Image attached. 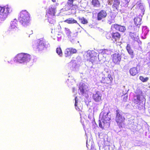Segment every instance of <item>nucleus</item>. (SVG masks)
Here are the masks:
<instances>
[{"label": "nucleus", "mask_w": 150, "mask_h": 150, "mask_svg": "<svg viewBox=\"0 0 150 150\" xmlns=\"http://www.w3.org/2000/svg\"><path fill=\"white\" fill-rule=\"evenodd\" d=\"M72 67L73 68V70L74 71L78 69V66L75 64V63H74V64L72 65Z\"/></svg>", "instance_id": "nucleus-37"}, {"label": "nucleus", "mask_w": 150, "mask_h": 150, "mask_svg": "<svg viewBox=\"0 0 150 150\" xmlns=\"http://www.w3.org/2000/svg\"><path fill=\"white\" fill-rule=\"evenodd\" d=\"M110 112L103 111L100 114L102 116L101 119L99 120V126L102 129L108 128L110 125L109 122L110 120Z\"/></svg>", "instance_id": "nucleus-1"}, {"label": "nucleus", "mask_w": 150, "mask_h": 150, "mask_svg": "<svg viewBox=\"0 0 150 150\" xmlns=\"http://www.w3.org/2000/svg\"><path fill=\"white\" fill-rule=\"evenodd\" d=\"M112 38L114 39L115 41H117L118 40L120 37V34L117 32H116L115 33L112 32Z\"/></svg>", "instance_id": "nucleus-23"}, {"label": "nucleus", "mask_w": 150, "mask_h": 150, "mask_svg": "<svg viewBox=\"0 0 150 150\" xmlns=\"http://www.w3.org/2000/svg\"><path fill=\"white\" fill-rule=\"evenodd\" d=\"M112 56L113 62L115 64L119 63L121 60V55L119 53H115Z\"/></svg>", "instance_id": "nucleus-13"}, {"label": "nucleus", "mask_w": 150, "mask_h": 150, "mask_svg": "<svg viewBox=\"0 0 150 150\" xmlns=\"http://www.w3.org/2000/svg\"><path fill=\"white\" fill-rule=\"evenodd\" d=\"M65 56L66 57H69L71 55V53L70 52L69 48L66 49L64 52Z\"/></svg>", "instance_id": "nucleus-28"}, {"label": "nucleus", "mask_w": 150, "mask_h": 150, "mask_svg": "<svg viewBox=\"0 0 150 150\" xmlns=\"http://www.w3.org/2000/svg\"><path fill=\"white\" fill-rule=\"evenodd\" d=\"M17 23L18 21L16 19H15L13 21H11L10 26L7 31L9 34L13 33L14 31L18 29Z\"/></svg>", "instance_id": "nucleus-10"}, {"label": "nucleus", "mask_w": 150, "mask_h": 150, "mask_svg": "<svg viewBox=\"0 0 150 150\" xmlns=\"http://www.w3.org/2000/svg\"><path fill=\"white\" fill-rule=\"evenodd\" d=\"M103 51H104L103 52H104V53L107 54H108V52H109L108 50L107 49H104Z\"/></svg>", "instance_id": "nucleus-41"}, {"label": "nucleus", "mask_w": 150, "mask_h": 150, "mask_svg": "<svg viewBox=\"0 0 150 150\" xmlns=\"http://www.w3.org/2000/svg\"><path fill=\"white\" fill-rule=\"evenodd\" d=\"M128 57L127 56H124V58L125 59H128Z\"/></svg>", "instance_id": "nucleus-45"}, {"label": "nucleus", "mask_w": 150, "mask_h": 150, "mask_svg": "<svg viewBox=\"0 0 150 150\" xmlns=\"http://www.w3.org/2000/svg\"><path fill=\"white\" fill-rule=\"evenodd\" d=\"M129 71L130 74L132 76L135 75L138 73L137 69L136 67H133L131 68Z\"/></svg>", "instance_id": "nucleus-22"}, {"label": "nucleus", "mask_w": 150, "mask_h": 150, "mask_svg": "<svg viewBox=\"0 0 150 150\" xmlns=\"http://www.w3.org/2000/svg\"><path fill=\"white\" fill-rule=\"evenodd\" d=\"M79 21L83 24H86L88 23L87 20L83 17L79 18Z\"/></svg>", "instance_id": "nucleus-31"}, {"label": "nucleus", "mask_w": 150, "mask_h": 150, "mask_svg": "<svg viewBox=\"0 0 150 150\" xmlns=\"http://www.w3.org/2000/svg\"><path fill=\"white\" fill-rule=\"evenodd\" d=\"M120 4V0H114L113 2L112 8L114 9L118 10V8Z\"/></svg>", "instance_id": "nucleus-19"}, {"label": "nucleus", "mask_w": 150, "mask_h": 150, "mask_svg": "<svg viewBox=\"0 0 150 150\" xmlns=\"http://www.w3.org/2000/svg\"><path fill=\"white\" fill-rule=\"evenodd\" d=\"M86 143V147L88 148L90 146V145H91H91H92V144H91L92 141H91L90 142V141H89V142L88 143V141L87 140Z\"/></svg>", "instance_id": "nucleus-38"}, {"label": "nucleus", "mask_w": 150, "mask_h": 150, "mask_svg": "<svg viewBox=\"0 0 150 150\" xmlns=\"http://www.w3.org/2000/svg\"><path fill=\"white\" fill-rule=\"evenodd\" d=\"M92 4L94 6L99 7L100 4L98 0H92Z\"/></svg>", "instance_id": "nucleus-27"}, {"label": "nucleus", "mask_w": 150, "mask_h": 150, "mask_svg": "<svg viewBox=\"0 0 150 150\" xmlns=\"http://www.w3.org/2000/svg\"><path fill=\"white\" fill-rule=\"evenodd\" d=\"M93 53L91 51H88L87 54V59L89 61V63L90 64H95L97 63V57L96 56H94Z\"/></svg>", "instance_id": "nucleus-6"}, {"label": "nucleus", "mask_w": 150, "mask_h": 150, "mask_svg": "<svg viewBox=\"0 0 150 150\" xmlns=\"http://www.w3.org/2000/svg\"><path fill=\"white\" fill-rule=\"evenodd\" d=\"M102 94L99 91H97L93 94V99L97 102H100L102 100Z\"/></svg>", "instance_id": "nucleus-12"}, {"label": "nucleus", "mask_w": 150, "mask_h": 150, "mask_svg": "<svg viewBox=\"0 0 150 150\" xmlns=\"http://www.w3.org/2000/svg\"><path fill=\"white\" fill-rule=\"evenodd\" d=\"M133 126H134V127L133 128H132V129L133 130L136 129L137 127V126L136 125H133Z\"/></svg>", "instance_id": "nucleus-43"}, {"label": "nucleus", "mask_w": 150, "mask_h": 150, "mask_svg": "<svg viewBox=\"0 0 150 150\" xmlns=\"http://www.w3.org/2000/svg\"><path fill=\"white\" fill-rule=\"evenodd\" d=\"M112 32H110L108 33L106 35V37L108 39H110L111 38H112Z\"/></svg>", "instance_id": "nucleus-35"}, {"label": "nucleus", "mask_w": 150, "mask_h": 150, "mask_svg": "<svg viewBox=\"0 0 150 150\" xmlns=\"http://www.w3.org/2000/svg\"><path fill=\"white\" fill-rule=\"evenodd\" d=\"M129 35L133 40H136L137 39L138 34L137 33L130 32L129 34Z\"/></svg>", "instance_id": "nucleus-26"}, {"label": "nucleus", "mask_w": 150, "mask_h": 150, "mask_svg": "<svg viewBox=\"0 0 150 150\" xmlns=\"http://www.w3.org/2000/svg\"><path fill=\"white\" fill-rule=\"evenodd\" d=\"M142 17V16L140 14L138 17L135 18H134V22L136 25L139 27L141 24V21Z\"/></svg>", "instance_id": "nucleus-16"}, {"label": "nucleus", "mask_w": 150, "mask_h": 150, "mask_svg": "<svg viewBox=\"0 0 150 150\" xmlns=\"http://www.w3.org/2000/svg\"><path fill=\"white\" fill-rule=\"evenodd\" d=\"M139 79L143 82H147L149 80L148 77L144 78L143 76H140Z\"/></svg>", "instance_id": "nucleus-33"}, {"label": "nucleus", "mask_w": 150, "mask_h": 150, "mask_svg": "<svg viewBox=\"0 0 150 150\" xmlns=\"http://www.w3.org/2000/svg\"><path fill=\"white\" fill-rule=\"evenodd\" d=\"M60 40H61V38H58V40L59 41H60Z\"/></svg>", "instance_id": "nucleus-46"}, {"label": "nucleus", "mask_w": 150, "mask_h": 150, "mask_svg": "<svg viewBox=\"0 0 150 150\" xmlns=\"http://www.w3.org/2000/svg\"><path fill=\"white\" fill-rule=\"evenodd\" d=\"M52 0L53 2H55V1H56V0Z\"/></svg>", "instance_id": "nucleus-48"}, {"label": "nucleus", "mask_w": 150, "mask_h": 150, "mask_svg": "<svg viewBox=\"0 0 150 150\" xmlns=\"http://www.w3.org/2000/svg\"><path fill=\"white\" fill-rule=\"evenodd\" d=\"M116 121L120 127H122V124H123L125 118L122 116V113L119 110L116 111Z\"/></svg>", "instance_id": "nucleus-7"}, {"label": "nucleus", "mask_w": 150, "mask_h": 150, "mask_svg": "<svg viewBox=\"0 0 150 150\" xmlns=\"http://www.w3.org/2000/svg\"><path fill=\"white\" fill-rule=\"evenodd\" d=\"M139 9L141 11V13H140L143 16L144 14V6L142 5H140L139 6Z\"/></svg>", "instance_id": "nucleus-34"}, {"label": "nucleus", "mask_w": 150, "mask_h": 150, "mask_svg": "<svg viewBox=\"0 0 150 150\" xmlns=\"http://www.w3.org/2000/svg\"><path fill=\"white\" fill-rule=\"evenodd\" d=\"M68 24L77 23V25L80 26V25L78 23L77 21L72 18H69L64 21Z\"/></svg>", "instance_id": "nucleus-18"}, {"label": "nucleus", "mask_w": 150, "mask_h": 150, "mask_svg": "<svg viewBox=\"0 0 150 150\" xmlns=\"http://www.w3.org/2000/svg\"><path fill=\"white\" fill-rule=\"evenodd\" d=\"M65 31L69 40L73 44L76 43V42L79 43V41H77L76 39V36L78 35L77 32H76L74 33L73 34L74 35H73L72 34L71 35V32L69 28H65Z\"/></svg>", "instance_id": "nucleus-5"}, {"label": "nucleus", "mask_w": 150, "mask_h": 150, "mask_svg": "<svg viewBox=\"0 0 150 150\" xmlns=\"http://www.w3.org/2000/svg\"><path fill=\"white\" fill-rule=\"evenodd\" d=\"M107 16L106 12L104 10H102L97 14V20L101 21L103 19L105 18Z\"/></svg>", "instance_id": "nucleus-14"}, {"label": "nucleus", "mask_w": 150, "mask_h": 150, "mask_svg": "<svg viewBox=\"0 0 150 150\" xmlns=\"http://www.w3.org/2000/svg\"><path fill=\"white\" fill-rule=\"evenodd\" d=\"M126 49L129 54L130 55V57L132 59L134 57V52L131 48L129 44H128L126 47Z\"/></svg>", "instance_id": "nucleus-20"}, {"label": "nucleus", "mask_w": 150, "mask_h": 150, "mask_svg": "<svg viewBox=\"0 0 150 150\" xmlns=\"http://www.w3.org/2000/svg\"><path fill=\"white\" fill-rule=\"evenodd\" d=\"M142 31L143 34L145 36L148 33L149 30L146 26H144L142 28Z\"/></svg>", "instance_id": "nucleus-29"}, {"label": "nucleus", "mask_w": 150, "mask_h": 150, "mask_svg": "<svg viewBox=\"0 0 150 150\" xmlns=\"http://www.w3.org/2000/svg\"><path fill=\"white\" fill-rule=\"evenodd\" d=\"M75 90V88H73V92H74Z\"/></svg>", "instance_id": "nucleus-47"}, {"label": "nucleus", "mask_w": 150, "mask_h": 150, "mask_svg": "<svg viewBox=\"0 0 150 150\" xmlns=\"http://www.w3.org/2000/svg\"><path fill=\"white\" fill-rule=\"evenodd\" d=\"M97 110V108L96 107H95L94 108H93V111L96 112Z\"/></svg>", "instance_id": "nucleus-42"}, {"label": "nucleus", "mask_w": 150, "mask_h": 150, "mask_svg": "<svg viewBox=\"0 0 150 150\" xmlns=\"http://www.w3.org/2000/svg\"><path fill=\"white\" fill-rule=\"evenodd\" d=\"M55 16H47L46 15V17H47L48 21L49 23L51 24H53L55 22L54 17Z\"/></svg>", "instance_id": "nucleus-24"}, {"label": "nucleus", "mask_w": 150, "mask_h": 150, "mask_svg": "<svg viewBox=\"0 0 150 150\" xmlns=\"http://www.w3.org/2000/svg\"><path fill=\"white\" fill-rule=\"evenodd\" d=\"M114 0H108V3L109 5H111L113 3Z\"/></svg>", "instance_id": "nucleus-39"}, {"label": "nucleus", "mask_w": 150, "mask_h": 150, "mask_svg": "<svg viewBox=\"0 0 150 150\" xmlns=\"http://www.w3.org/2000/svg\"><path fill=\"white\" fill-rule=\"evenodd\" d=\"M56 6L55 5H51L49 8L48 12L46 13V16H55V14L56 12Z\"/></svg>", "instance_id": "nucleus-11"}, {"label": "nucleus", "mask_w": 150, "mask_h": 150, "mask_svg": "<svg viewBox=\"0 0 150 150\" xmlns=\"http://www.w3.org/2000/svg\"><path fill=\"white\" fill-rule=\"evenodd\" d=\"M79 89L80 91V93L82 95L87 97L88 96L87 93L88 88L87 84L81 82L80 83Z\"/></svg>", "instance_id": "nucleus-9"}, {"label": "nucleus", "mask_w": 150, "mask_h": 150, "mask_svg": "<svg viewBox=\"0 0 150 150\" xmlns=\"http://www.w3.org/2000/svg\"><path fill=\"white\" fill-rule=\"evenodd\" d=\"M50 44L47 41L44 40H39L37 46V49L38 50H42L44 48H47L50 47Z\"/></svg>", "instance_id": "nucleus-8"}, {"label": "nucleus", "mask_w": 150, "mask_h": 150, "mask_svg": "<svg viewBox=\"0 0 150 150\" xmlns=\"http://www.w3.org/2000/svg\"><path fill=\"white\" fill-rule=\"evenodd\" d=\"M113 27L116 30L121 32H124L126 30V28L125 26L117 24L114 25Z\"/></svg>", "instance_id": "nucleus-17"}, {"label": "nucleus", "mask_w": 150, "mask_h": 150, "mask_svg": "<svg viewBox=\"0 0 150 150\" xmlns=\"http://www.w3.org/2000/svg\"><path fill=\"white\" fill-rule=\"evenodd\" d=\"M8 62L9 63H10V64H13V62L12 61H8Z\"/></svg>", "instance_id": "nucleus-44"}, {"label": "nucleus", "mask_w": 150, "mask_h": 150, "mask_svg": "<svg viewBox=\"0 0 150 150\" xmlns=\"http://www.w3.org/2000/svg\"><path fill=\"white\" fill-rule=\"evenodd\" d=\"M31 59L30 55L26 53H21L18 54L13 58V61L15 63H23L26 64Z\"/></svg>", "instance_id": "nucleus-2"}, {"label": "nucleus", "mask_w": 150, "mask_h": 150, "mask_svg": "<svg viewBox=\"0 0 150 150\" xmlns=\"http://www.w3.org/2000/svg\"><path fill=\"white\" fill-rule=\"evenodd\" d=\"M67 82L68 83H70L73 84L75 83V81L74 79V78L72 77L69 76L67 79Z\"/></svg>", "instance_id": "nucleus-30"}, {"label": "nucleus", "mask_w": 150, "mask_h": 150, "mask_svg": "<svg viewBox=\"0 0 150 150\" xmlns=\"http://www.w3.org/2000/svg\"><path fill=\"white\" fill-rule=\"evenodd\" d=\"M143 97L142 96H141L140 95H137V96L136 98L134 99V102L137 104H138L140 103L139 105H141V107L138 106V107L139 110L143 108V104L142 103L141 104L140 101L141 100V99Z\"/></svg>", "instance_id": "nucleus-15"}, {"label": "nucleus", "mask_w": 150, "mask_h": 150, "mask_svg": "<svg viewBox=\"0 0 150 150\" xmlns=\"http://www.w3.org/2000/svg\"><path fill=\"white\" fill-rule=\"evenodd\" d=\"M56 52L60 57L62 55V52L61 49L60 47H57L56 49Z\"/></svg>", "instance_id": "nucleus-32"}, {"label": "nucleus", "mask_w": 150, "mask_h": 150, "mask_svg": "<svg viewBox=\"0 0 150 150\" xmlns=\"http://www.w3.org/2000/svg\"><path fill=\"white\" fill-rule=\"evenodd\" d=\"M18 20L23 26H27L30 24L29 13L26 10L21 11L19 14Z\"/></svg>", "instance_id": "nucleus-3"}, {"label": "nucleus", "mask_w": 150, "mask_h": 150, "mask_svg": "<svg viewBox=\"0 0 150 150\" xmlns=\"http://www.w3.org/2000/svg\"><path fill=\"white\" fill-rule=\"evenodd\" d=\"M69 48L70 50L71 54L75 53L77 52L76 50L75 49H74L72 48Z\"/></svg>", "instance_id": "nucleus-36"}, {"label": "nucleus", "mask_w": 150, "mask_h": 150, "mask_svg": "<svg viewBox=\"0 0 150 150\" xmlns=\"http://www.w3.org/2000/svg\"><path fill=\"white\" fill-rule=\"evenodd\" d=\"M72 11V10L69 8V10H68V11L67 12L68 13H66V14L70 15V14H73V13H71V11Z\"/></svg>", "instance_id": "nucleus-40"}, {"label": "nucleus", "mask_w": 150, "mask_h": 150, "mask_svg": "<svg viewBox=\"0 0 150 150\" xmlns=\"http://www.w3.org/2000/svg\"><path fill=\"white\" fill-rule=\"evenodd\" d=\"M75 106L76 109L78 110H80L81 108V107L80 105L78 98L76 97L75 98Z\"/></svg>", "instance_id": "nucleus-21"}, {"label": "nucleus", "mask_w": 150, "mask_h": 150, "mask_svg": "<svg viewBox=\"0 0 150 150\" xmlns=\"http://www.w3.org/2000/svg\"><path fill=\"white\" fill-rule=\"evenodd\" d=\"M115 17L113 16H108L107 20V23L110 24L115 22Z\"/></svg>", "instance_id": "nucleus-25"}, {"label": "nucleus", "mask_w": 150, "mask_h": 150, "mask_svg": "<svg viewBox=\"0 0 150 150\" xmlns=\"http://www.w3.org/2000/svg\"><path fill=\"white\" fill-rule=\"evenodd\" d=\"M12 11V9L10 6L6 5L3 7L0 6V22L6 19Z\"/></svg>", "instance_id": "nucleus-4"}]
</instances>
